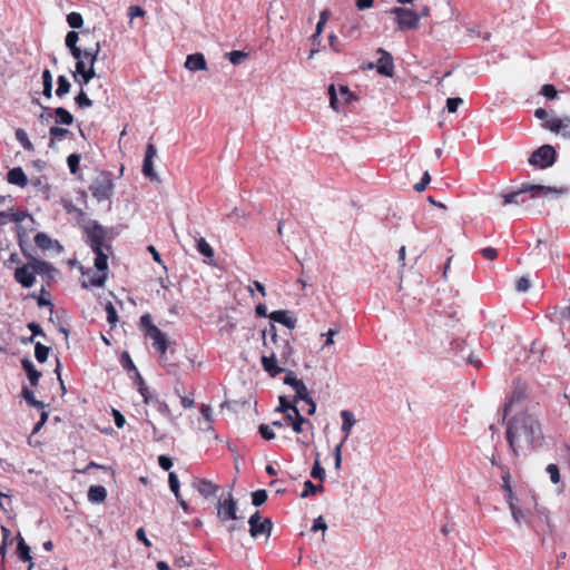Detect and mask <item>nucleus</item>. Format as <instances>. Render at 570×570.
Wrapping results in <instances>:
<instances>
[{
	"label": "nucleus",
	"mask_w": 570,
	"mask_h": 570,
	"mask_svg": "<svg viewBox=\"0 0 570 570\" xmlns=\"http://www.w3.org/2000/svg\"><path fill=\"white\" fill-rule=\"evenodd\" d=\"M85 232L87 235V244L90 246L92 250H111V246L106 244L107 232L100 224L94 222L91 225L86 227Z\"/></svg>",
	"instance_id": "obj_8"
},
{
	"label": "nucleus",
	"mask_w": 570,
	"mask_h": 570,
	"mask_svg": "<svg viewBox=\"0 0 570 570\" xmlns=\"http://www.w3.org/2000/svg\"><path fill=\"white\" fill-rule=\"evenodd\" d=\"M185 68L190 71L206 70L207 62L203 53L188 55L185 61Z\"/></svg>",
	"instance_id": "obj_21"
},
{
	"label": "nucleus",
	"mask_w": 570,
	"mask_h": 570,
	"mask_svg": "<svg viewBox=\"0 0 570 570\" xmlns=\"http://www.w3.org/2000/svg\"><path fill=\"white\" fill-rule=\"evenodd\" d=\"M70 134H71L70 130L67 128H62V127H58V126L50 127V129H49V136H50L49 147H53V145L57 141H61L63 138H66Z\"/></svg>",
	"instance_id": "obj_30"
},
{
	"label": "nucleus",
	"mask_w": 570,
	"mask_h": 570,
	"mask_svg": "<svg viewBox=\"0 0 570 570\" xmlns=\"http://www.w3.org/2000/svg\"><path fill=\"white\" fill-rule=\"evenodd\" d=\"M521 399H523V394L519 391H513L509 402L504 405V416L508 414V412L510 411V407L512 405L513 402L515 401H520Z\"/></svg>",
	"instance_id": "obj_61"
},
{
	"label": "nucleus",
	"mask_w": 570,
	"mask_h": 570,
	"mask_svg": "<svg viewBox=\"0 0 570 570\" xmlns=\"http://www.w3.org/2000/svg\"><path fill=\"white\" fill-rule=\"evenodd\" d=\"M554 316L561 324L570 322V306L554 307Z\"/></svg>",
	"instance_id": "obj_43"
},
{
	"label": "nucleus",
	"mask_w": 570,
	"mask_h": 570,
	"mask_svg": "<svg viewBox=\"0 0 570 570\" xmlns=\"http://www.w3.org/2000/svg\"><path fill=\"white\" fill-rule=\"evenodd\" d=\"M267 500V492L265 490H256L252 493V503L255 507L264 504Z\"/></svg>",
	"instance_id": "obj_49"
},
{
	"label": "nucleus",
	"mask_w": 570,
	"mask_h": 570,
	"mask_svg": "<svg viewBox=\"0 0 570 570\" xmlns=\"http://www.w3.org/2000/svg\"><path fill=\"white\" fill-rule=\"evenodd\" d=\"M92 252L96 254L95 267L98 272L105 273L108 268V252L106 249H95Z\"/></svg>",
	"instance_id": "obj_32"
},
{
	"label": "nucleus",
	"mask_w": 570,
	"mask_h": 570,
	"mask_svg": "<svg viewBox=\"0 0 570 570\" xmlns=\"http://www.w3.org/2000/svg\"><path fill=\"white\" fill-rule=\"evenodd\" d=\"M158 464L159 466L165 470V471H168L170 470V468L173 466V461L169 456L167 455H159L158 456Z\"/></svg>",
	"instance_id": "obj_62"
},
{
	"label": "nucleus",
	"mask_w": 570,
	"mask_h": 570,
	"mask_svg": "<svg viewBox=\"0 0 570 570\" xmlns=\"http://www.w3.org/2000/svg\"><path fill=\"white\" fill-rule=\"evenodd\" d=\"M568 191V188L566 186L560 187H550V186H543V185H532V184H524L519 190L508 193L503 195V206L515 204V205H522L525 204L528 196L530 198H537L541 196H549V195H556L560 196Z\"/></svg>",
	"instance_id": "obj_5"
},
{
	"label": "nucleus",
	"mask_w": 570,
	"mask_h": 570,
	"mask_svg": "<svg viewBox=\"0 0 570 570\" xmlns=\"http://www.w3.org/2000/svg\"><path fill=\"white\" fill-rule=\"evenodd\" d=\"M324 487L322 484L315 485L311 480H306L304 482V490L301 493V498H307L309 495H314L318 492H322Z\"/></svg>",
	"instance_id": "obj_38"
},
{
	"label": "nucleus",
	"mask_w": 570,
	"mask_h": 570,
	"mask_svg": "<svg viewBox=\"0 0 570 570\" xmlns=\"http://www.w3.org/2000/svg\"><path fill=\"white\" fill-rule=\"evenodd\" d=\"M168 483H169V488H170L171 492L175 494V498L177 500H179V494H180L179 481H178L176 473H174V472L169 473Z\"/></svg>",
	"instance_id": "obj_50"
},
{
	"label": "nucleus",
	"mask_w": 570,
	"mask_h": 570,
	"mask_svg": "<svg viewBox=\"0 0 570 570\" xmlns=\"http://www.w3.org/2000/svg\"><path fill=\"white\" fill-rule=\"evenodd\" d=\"M47 286H48L47 284L41 286L40 293L38 296H36V294L31 295L32 297L37 298V304L40 307H43V306L52 307V303L48 298L50 296V293L47 291V288H46Z\"/></svg>",
	"instance_id": "obj_36"
},
{
	"label": "nucleus",
	"mask_w": 570,
	"mask_h": 570,
	"mask_svg": "<svg viewBox=\"0 0 570 570\" xmlns=\"http://www.w3.org/2000/svg\"><path fill=\"white\" fill-rule=\"evenodd\" d=\"M481 254L485 259L493 261L498 257V250L493 247H485L481 249Z\"/></svg>",
	"instance_id": "obj_63"
},
{
	"label": "nucleus",
	"mask_w": 570,
	"mask_h": 570,
	"mask_svg": "<svg viewBox=\"0 0 570 570\" xmlns=\"http://www.w3.org/2000/svg\"><path fill=\"white\" fill-rule=\"evenodd\" d=\"M17 554L20 560L29 562V570L33 567V563L31 561V554H30V548L26 543L24 539L19 534L18 535V547H17Z\"/></svg>",
	"instance_id": "obj_28"
},
{
	"label": "nucleus",
	"mask_w": 570,
	"mask_h": 570,
	"mask_svg": "<svg viewBox=\"0 0 570 570\" xmlns=\"http://www.w3.org/2000/svg\"><path fill=\"white\" fill-rule=\"evenodd\" d=\"M390 13L395 17L396 29L400 31L415 30L420 27V16L410 9L395 7Z\"/></svg>",
	"instance_id": "obj_7"
},
{
	"label": "nucleus",
	"mask_w": 570,
	"mask_h": 570,
	"mask_svg": "<svg viewBox=\"0 0 570 570\" xmlns=\"http://www.w3.org/2000/svg\"><path fill=\"white\" fill-rule=\"evenodd\" d=\"M112 189L114 184L108 178L97 179L90 186L92 196L100 202L108 199L112 194Z\"/></svg>",
	"instance_id": "obj_12"
},
{
	"label": "nucleus",
	"mask_w": 570,
	"mask_h": 570,
	"mask_svg": "<svg viewBox=\"0 0 570 570\" xmlns=\"http://www.w3.org/2000/svg\"><path fill=\"white\" fill-rule=\"evenodd\" d=\"M463 102V100L459 97L448 98L446 100V109L449 112H455L459 106Z\"/></svg>",
	"instance_id": "obj_59"
},
{
	"label": "nucleus",
	"mask_w": 570,
	"mask_h": 570,
	"mask_svg": "<svg viewBox=\"0 0 570 570\" xmlns=\"http://www.w3.org/2000/svg\"><path fill=\"white\" fill-rule=\"evenodd\" d=\"M547 472L549 473L552 483L557 484L560 481V471L557 464H549L547 466Z\"/></svg>",
	"instance_id": "obj_52"
},
{
	"label": "nucleus",
	"mask_w": 570,
	"mask_h": 570,
	"mask_svg": "<svg viewBox=\"0 0 570 570\" xmlns=\"http://www.w3.org/2000/svg\"><path fill=\"white\" fill-rule=\"evenodd\" d=\"M328 94H330V105H331V107L335 111H338L340 110V100H338V98L336 96V91H335L334 85L330 86Z\"/></svg>",
	"instance_id": "obj_54"
},
{
	"label": "nucleus",
	"mask_w": 570,
	"mask_h": 570,
	"mask_svg": "<svg viewBox=\"0 0 570 570\" xmlns=\"http://www.w3.org/2000/svg\"><path fill=\"white\" fill-rule=\"evenodd\" d=\"M53 115L56 124L69 126L73 122V116L63 107L53 109Z\"/></svg>",
	"instance_id": "obj_31"
},
{
	"label": "nucleus",
	"mask_w": 570,
	"mask_h": 570,
	"mask_svg": "<svg viewBox=\"0 0 570 570\" xmlns=\"http://www.w3.org/2000/svg\"><path fill=\"white\" fill-rule=\"evenodd\" d=\"M294 414H295V420H293L291 426L295 433H302L304 430L303 429L304 425H308L311 430L313 429L312 422L309 420L305 419L304 416H302L299 411Z\"/></svg>",
	"instance_id": "obj_34"
},
{
	"label": "nucleus",
	"mask_w": 570,
	"mask_h": 570,
	"mask_svg": "<svg viewBox=\"0 0 570 570\" xmlns=\"http://www.w3.org/2000/svg\"><path fill=\"white\" fill-rule=\"evenodd\" d=\"M543 127L552 132L570 139V118H550L543 122Z\"/></svg>",
	"instance_id": "obj_13"
},
{
	"label": "nucleus",
	"mask_w": 570,
	"mask_h": 570,
	"mask_svg": "<svg viewBox=\"0 0 570 570\" xmlns=\"http://www.w3.org/2000/svg\"><path fill=\"white\" fill-rule=\"evenodd\" d=\"M540 92L548 99H554L558 94L556 87L550 83L543 85Z\"/></svg>",
	"instance_id": "obj_57"
},
{
	"label": "nucleus",
	"mask_w": 570,
	"mask_h": 570,
	"mask_svg": "<svg viewBox=\"0 0 570 570\" xmlns=\"http://www.w3.org/2000/svg\"><path fill=\"white\" fill-rule=\"evenodd\" d=\"M262 366L272 377L285 372L284 366L289 365L293 347L287 338L278 336L274 324L263 332Z\"/></svg>",
	"instance_id": "obj_1"
},
{
	"label": "nucleus",
	"mask_w": 570,
	"mask_h": 570,
	"mask_svg": "<svg viewBox=\"0 0 570 570\" xmlns=\"http://www.w3.org/2000/svg\"><path fill=\"white\" fill-rule=\"evenodd\" d=\"M42 85H43V96L46 98H51L52 96V75L49 69L43 70L42 72Z\"/></svg>",
	"instance_id": "obj_35"
},
{
	"label": "nucleus",
	"mask_w": 570,
	"mask_h": 570,
	"mask_svg": "<svg viewBox=\"0 0 570 570\" xmlns=\"http://www.w3.org/2000/svg\"><path fill=\"white\" fill-rule=\"evenodd\" d=\"M284 384L289 385L296 393V399H307L308 391L302 380H298L293 371H287L284 377Z\"/></svg>",
	"instance_id": "obj_17"
},
{
	"label": "nucleus",
	"mask_w": 570,
	"mask_h": 570,
	"mask_svg": "<svg viewBox=\"0 0 570 570\" xmlns=\"http://www.w3.org/2000/svg\"><path fill=\"white\" fill-rule=\"evenodd\" d=\"M138 391L144 397V402L149 403L151 400V395L149 394L148 387L145 385V382L141 376H138Z\"/></svg>",
	"instance_id": "obj_53"
},
{
	"label": "nucleus",
	"mask_w": 570,
	"mask_h": 570,
	"mask_svg": "<svg viewBox=\"0 0 570 570\" xmlns=\"http://www.w3.org/2000/svg\"><path fill=\"white\" fill-rule=\"evenodd\" d=\"M328 45L331 47V49L335 52H342V48H341V42L337 38V36L335 35H331L328 37Z\"/></svg>",
	"instance_id": "obj_64"
},
{
	"label": "nucleus",
	"mask_w": 570,
	"mask_h": 570,
	"mask_svg": "<svg viewBox=\"0 0 570 570\" xmlns=\"http://www.w3.org/2000/svg\"><path fill=\"white\" fill-rule=\"evenodd\" d=\"M259 434L264 440H273L275 438V433L267 424H261L258 428Z\"/></svg>",
	"instance_id": "obj_55"
},
{
	"label": "nucleus",
	"mask_w": 570,
	"mask_h": 570,
	"mask_svg": "<svg viewBox=\"0 0 570 570\" xmlns=\"http://www.w3.org/2000/svg\"><path fill=\"white\" fill-rule=\"evenodd\" d=\"M7 180L11 185L19 186L21 188L28 185V177L21 167H14L7 174Z\"/></svg>",
	"instance_id": "obj_22"
},
{
	"label": "nucleus",
	"mask_w": 570,
	"mask_h": 570,
	"mask_svg": "<svg viewBox=\"0 0 570 570\" xmlns=\"http://www.w3.org/2000/svg\"><path fill=\"white\" fill-rule=\"evenodd\" d=\"M148 337H150L154 343V347L163 355L167 351V340L165 334L157 327V326H150L147 330Z\"/></svg>",
	"instance_id": "obj_18"
},
{
	"label": "nucleus",
	"mask_w": 570,
	"mask_h": 570,
	"mask_svg": "<svg viewBox=\"0 0 570 570\" xmlns=\"http://www.w3.org/2000/svg\"><path fill=\"white\" fill-rule=\"evenodd\" d=\"M515 288L518 292H527L530 288V279L525 276H522L517 279Z\"/></svg>",
	"instance_id": "obj_60"
},
{
	"label": "nucleus",
	"mask_w": 570,
	"mask_h": 570,
	"mask_svg": "<svg viewBox=\"0 0 570 570\" xmlns=\"http://www.w3.org/2000/svg\"><path fill=\"white\" fill-rule=\"evenodd\" d=\"M342 446H343V442H340L333 450V455H334V459H335V463H334V466L336 470H340L341 469V463H342Z\"/></svg>",
	"instance_id": "obj_58"
},
{
	"label": "nucleus",
	"mask_w": 570,
	"mask_h": 570,
	"mask_svg": "<svg viewBox=\"0 0 570 570\" xmlns=\"http://www.w3.org/2000/svg\"><path fill=\"white\" fill-rule=\"evenodd\" d=\"M228 55V59L232 63L237 65L240 63L242 60H244L247 57V53L239 50L230 51Z\"/></svg>",
	"instance_id": "obj_56"
},
{
	"label": "nucleus",
	"mask_w": 570,
	"mask_h": 570,
	"mask_svg": "<svg viewBox=\"0 0 570 570\" xmlns=\"http://www.w3.org/2000/svg\"><path fill=\"white\" fill-rule=\"evenodd\" d=\"M67 22L68 24L73 29H79L83 24L82 16L78 12H70L67 16Z\"/></svg>",
	"instance_id": "obj_44"
},
{
	"label": "nucleus",
	"mask_w": 570,
	"mask_h": 570,
	"mask_svg": "<svg viewBox=\"0 0 570 570\" xmlns=\"http://www.w3.org/2000/svg\"><path fill=\"white\" fill-rule=\"evenodd\" d=\"M341 417H342V432H344V438L341 442H343V444L347 441L351 432H352V428L353 425L356 423V420L354 417V414L348 411V410H343L341 412Z\"/></svg>",
	"instance_id": "obj_23"
},
{
	"label": "nucleus",
	"mask_w": 570,
	"mask_h": 570,
	"mask_svg": "<svg viewBox=\"0 0 570 570\" xmlns=\"http://www.w3.org/2000/svg\"><path fill=\"white\" fill-rule=\"evenodd\" d=\"M27 213L10 208L6 212H0V224H7L8 222L21 223L26 219Z\"/></svg>",
	"instance_id": "obj_25"
},
{
	"label": "nucleus",
	"mask_w": 570,
	"mask_h": 570,
	"mask_svg": "<svg viewBox=\"0 0 570 570\" xmlns=\"http://www.w3.org/2000/svg\"><path fill=\"white\" fill-rule=\"evenodd\" d=\"M75 102L79 108H88L92 106V100L88 98L82 88L80 89V92L75 97Z\"/></svg>",
	"instance_id": "obj_46"
},
{
	"label": "nucleus",
	"mask_w": 570,
	"mask_h": 570,
	"mask_svg": "<svg viewBox=\"0 0 570 570\" xmlns=\"http://www.w3.org/2000/svg\"><path fill=\"white\" fill-rule=\"evenodd\" d=\"M341 32L347 38H357L360 35V26L355 20L343 23Z\"/></svg>",
	"instance_id": "obj_33"
},
{
	"label": "nucleus",
	"mask_w": 570,
	"mask_h": 570,
	"mask_svg": "<svg viewBox=\"0 0 570 570\" xmlns=\"http://www.w3.org/2000/svg\"><path fill=\"white\" fill-rule=\"evenodd\" d=\"M541 439V425L532 414L518 413L509 421L507 440L514 455H519V450L524 446H533Z\"/></svg>",
	"instance_id": "obj_2"
},
{
	"label": "nucleus",
	"mask_w": 570,
	"mask_h": 570,
	"mask_svg": "<svg viewBox=\"0 0 570 570\" xmlns=\"http://www.w3.org/2000/svg\"><path fill=\"white\" fill-rule=\"evenodd\" d=\"M14 136L26 150L33 151V144L30 141L27 132L22 128H18L14 132Z\"/></svg>",
	"instance_id": "obj_37"
},
{
	"label": "nucleus",
	"mask_w": 570,
	"mask_h": 570,
	"mask_svg": "<svg viewBox=\"0 0 570 570\" xmlns=\"http://www.w3.org/2000/svg\"><path fill=\"white\" fill-rule=\"evenodd\" d=\"M78 40L79 35L76 31H69L66 36V46L69 48L72 57L77 59L73 77L77 79V75H80L82 78L81 86H83L96 76L94 65L100 51V43L96 42L92 47L81 50L77 46Z\"/></svg>",
	"instance_id": "obj_3"
},
{
	"label": "nucleus",
	"mask_w": 570,
	"mask_h": 570,
	"mask_svg": "<svg viewBox=\"0 0 570 570\" xmlns=\"http://www.w3.org/2000/svg\"><path fill=\"white\" fill-rule=\"evenodd\" d=\"M236 502L234 501L232 494L229 493L228 499L224 500L223 502H219L218 505V517L223 521L227 520H237L236 515Z\"/></svg>",
	"instance_id": "obj_16"
},
{
	"label": "nucleus",
	"mask_w": 570,
	"mask_h": 570,
	"mask_svg": "<svg viewBox=\"0 0 570 570\" xmlns=\"http://www.w3.org/2000/svg\"><path fill=\"white\" fill-rule=\"evenodd\" d=\"M35 244L42 250H49L53 247L61 249L58 240H52L46 233L39 232L35 236Z\"/></svg>",
	"instance_id": "obj_24"
},
{
	"label": "nucleus",
	"mask_w": 570,
	"mask_h": 570,
	"mask_svg": "<svg viewBox=\"0 0 570 570\" xmlns=\"http://www.w3.org/2000/svg\"><path fill=\"white\" fill-rule=\"evenodd\" d=\"M197 250L207 258H212L214 256V249L203 237L197 239Z\"/></svg>",
	"instance_id": "obj_40"
},
{
	"label": "nucleus",
	"mask_w": 570,
	"mask_h": 570,
	"mask_svg": "<svg viewBox=\"0 0 570 570\" xmlns=\"http://www.w3.org/2000/svg\"><path fill=\"white\" fill-rule=\"evenodd\" d=\"M107 498V490L102 485H91L88 490V500L92 503H101Z\"/></svg>",
	"instance_id": "obj_29"
},
{
	"label": "nucleus",
	"mask_w": 570,
	"mask_h": 570,
	"mask_svg": "<svg viewBox=\"0 0 570 570\" xmlns=\"http://www.w3.org/2000/svg\"><path fill=\"white\" fill-rule=\"evenodd\" d=\"M502 489L505 491V499L508 501L513 520L521 524L522 522L529 523L530 518L527 510L521 509L515 504V494L511 487V474L509 468H502Z\"/></svg>",
	"instance_id": "obj_6"
},
{
	"label": "nucleus",
	"mask_w": 570,
	"mask_h": 570,
	"mask_svg": "<svg viewBox=\"0 0 570 570\" xmlns=\"http://www.w3.org/2000/svg\"><path fill=\"white\" fill-rule=\"evenodd\" d=\"M311 475H312V478L321 480V481H323L325 479V470L321 465L318 455L316 456V460H315V462L313 464V468H312V471H311Z\"/></svg>",
	"instance_id": "obj_47"
},
{
	"label": "nucleus",
	"mask_w": 570,
	"mask_h": 570,
	"mask_svg": "<svg viewBox=\"0 0 570 570\" xmlns=\"http://www.w3.org/2000/svg\"><path fill=\"white\" fill-rule=\"evenodd\" d=\"M49 355V347L38 342L35 346V356L38 362L43 363L47 361Z\"/></svg>",
	"instance_id": "obj_41"
},
{
	"label": "nucleus",
	"mask_w": 570,
	"mask_h": 570,
	"mask_svg": "<svg viewBox=\"0 0 570 570\" xmlns=\"http://www.w3.org/2000/svg\"><path fill=\"white\" fill-rule=\"evenodd\" d=\"M56 274L57 269L50 263L30 257L26 264L16 268L13 277L22 287L30 288L33 286L37 275H39L47 285H50Z\"/></svg>",
	"instance_id": "obj_4"
},
{
	"label": "nucleus",
	"mask_w": 570,
	"mask_h": 570,
	"mask_svg": "<svg viewBox=\"0 0 570 570\" xmlns=\"http://www.w3.org/2000/svg\"><path fill=\"white\" fill-rule=\"evenodd\" d=\"M529 524L534 532L542 538V541L546 535H549L552 532L550 517L546 510L538 509L535 514L530 518Z\"/></svg>",
	"instance_id": "obj_10"
},
{
	"label": "nucleus",
	"mask_w": 570,
	"mask_h": 570,
	"mask_svg": "<svg viewBox=\"0 0 570 570\" xmlns=\"http://www.w3.org/2000/svg\"><path fill=\"white\" fill-rule=\"evenodd\" d=\"M157 156V149L154 144H147L145 158L142 163V174L151 180H157V174L154 169V158Z\"/></svg>",
	"instance_id": "obj_15"
},
{
	"label": "nucleus",
	"mask_w": 570,
	"mask_h": 570,
	"mask_svg": "<svg viewBox=\"0 0 570 570\" xmlns=\"http://www.w3.org/2000/svg\"><path fill=\"white\" fill-rule=\"evenodd\" d=\"M556 157L554 148L551 145H543L531 154L529 164L544 169L554 164Z\"/></svg>",
	"instance_id": "obj_9"
},
{
	"label": "nucleus",
	"mask_w": 570,
	"mask_h": 570,
	"mask_svg": "<svg viewBox=\"0 0 570 570\" xmlns=\"http://www.w3.org/2000/svg\"><path fill=\"white\" fill-rule=\"evenodd\" d=\"M21 364L28 375L30 384L32 386H37L41 377V372L35 368L32 362L29 358H23Z\"/></svg>",
	"instance_id": "obj_27"
},
{
	"label": "nucleus",
	"mask_w": 570,
	"mask_h": 570,
	"mask_svg": "<svg viewBox=\"0 0 570 570\" xmlns=\"http://www.w3.org/2000/svg\"><path fill=\"white\" fill-rule=\"evenodd\" d=\"M431 181V176L429 174V171H425L421 178V180L419 183H416L413 188L414 190L419 191V193H422L426 189L428 185L430 184Z\"/></svg>",
	"instance_id": "obj_51"
},
{
	"label": "nucleus",
	"mask_w": 570,
	"mask_h": 570,
	"mask_svg": "<svg viewBox=\"0 0 570 570\" xmlns=\"http://www.w3.org/2000/svg\"><path fill=\"white\" fill-rule=\"evenodd\" d=\"M278 412H288L292 411L293 413H297L298 409L295 404L291 403L285 396H279V405L276 409Z\"/></svg>",
	"instance_id": "obj_42"
},
{
	"label": "nucleus",
	"mask_w": 570,
	"mask_h": 570,
	"mask_svg": "<svg viewBox=\"0 0 570 570\" xmlns=\"http://www.w3.org/2000/svg\"><path fill=\"white\" fill-rule=\"evenodd\" d=\"M193 485L204 498L214 497L219 490L217 484L206 479H197Z\"/></svg>",
	"instance_id": "obj_19"
},
{
	"label": "nucleus",
	"mask_w": 570,
	"mask_h": 570,
	"mask_svg": "<svg viewBox=\"0 0 570 570\" xmlns=\"http://www.w3.org/2000/svg\"><path fill=\"white\" fill-rule=\"evenodd\" d=\"M106 274L102 273V274H98V273H95V272H90L88 273V276L87 278H83L81 281V285L83 288H89V287H101L104 286L105 282H106Z\"/></svg>",
	"instance_id": "obj_26"
},
{
	"label": "nucleus",
	"mask_w": 570,
	"mask_h": 570,
	"mask_svg": "<svg viewBox=\"0 0 570 570\" xmlns=\"http://www.w3.org/2000/svg\"><path fill=\"white\" fill-rule=\"evenodd\" d=\"M106 313H107V321L114 327L116 323L118 322V314L117 309L112 305L111 302H108L105 306Z\"/></svg>",
	"instance_id": "obj_45"
},
{
	"label": "nucleus",
	"mask_w": 570,
	"mask_h": 570,
	"mask_svg": "<svg viewBox=\"0 0 570 570\" xmlns=\"http://www.w3.org/2000/svg\"><path fill=\"white\" fill-rule=\"evenodd\" d=\"M70 88H71V85H70L69 80L65 76H59L56 95L59 98H62L65 95H67L70 91Z\"/></svg>",
	"instance_id": "obj_39"
},
{
	"label": "nucleus",
	"mask_w": 570,
	"mask_h": 570,
	"mask_svg": "<svg viewBox=\"0 0 570 570\" xmlns=\"http://www.w3.org/2000/svg\"><path fill=\"white\" fill-rule=\"evenodd\" d=\"M268 317L273 322L283 324L284 326H286L289 330L295 328L296 322H297L296 318L291 315V312L285 311V309L274 311L268 315Z\"/></svg>",
	"instance_id": "obj_20"
},
{
	"label": "nucleus",
	"mask_w": 570,
	"mask_h": 570,
	"mask_svg": "<svg viewBox=\"0 0 570 570\" xmlns=\"http://www.w3.org/2000/svg\"><path fill=\"white\" fill-rule=\"evenodd\" d=\"M377 52L381 55L375 65L377 72L385 77H393L394 62L392 55L382 48H380Z\"/></svg>",
	"instance_id": "obj_14"
},
{
	"label": "nucleus",
	"mask_w": 570,
	"mask_h": 570,
	"mask_svg": "<svg viewBox=\"0 0 570 570\" xmlns=\"http://www.w3.org/2000/svg\"><path fill=\"white\" fill-rule=\"evenodd\" d=\"M67 164L71 174H77L79 170L80 164V155L79 154H70L67 157Z\"/></svg>",
	"instance_id": "obj_48"
},
{
	"label": "nucleus",
	"mask_w": 570,
	"mask_h": 570,
	"mask_svg": "<svg viewBox=\"0 0 570 570\" xmlns=\"http://www.w3.org/2000/svg\"><path fill=\"white\" fill-rule=\"evenodd\" d=\"M248 524L249 533L253 538H257L259 535H271L273 522L269 518L263 519L259 511H255V513L250 515Z\"/></svg>",
	"instance_id": "obj_11"
}]
</instances>
